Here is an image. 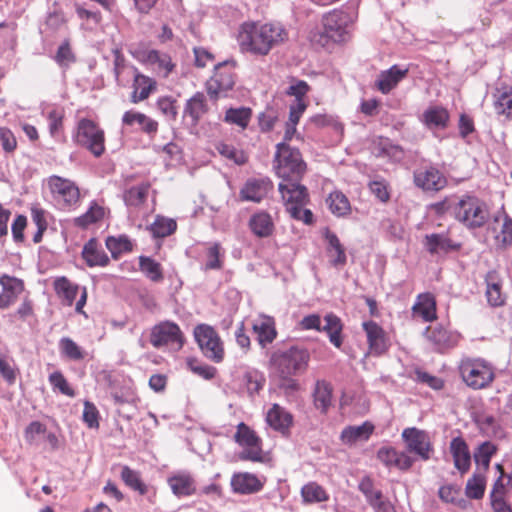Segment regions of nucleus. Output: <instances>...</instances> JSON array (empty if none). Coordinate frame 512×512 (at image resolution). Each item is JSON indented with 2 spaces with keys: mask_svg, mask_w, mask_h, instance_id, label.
<instances>
[{
  "mask_svg": "<svg viewBox=\"0 0 512 512\" xmlns=\"http://www.w3.org/2000/svg\"><path fill=\"white\" fill-rule=\"evenodd\" d=\"M160 112L171 120H175L178 115L177 101L171 96H163L158 98L156 102Z\"/></svg>",
  "mask_w": 512,
  "mask_h": 512,
  "instance_id": "obj_61",
  "label": "nucleus"
},
{
  "mask_svg": "<svg viewBox=\"0 0 512 512\" xmlns=\"http://www.w3.org/2000/svg\"><path fill=\"white\" fill-rule=\"evenodd\" d=\"M289 40V31L280 22L247 21L239 26L237 42L240 51L265 57Z\"/></svg>",
  "mask_w": 512,
  "mask_h": 512,
  "instance_id": "obj_1",
  "label": "nucleus"
},
{
  "mask_svg": "<svg viewBox=\"0 0 512 512\" xmlns=\"http://www.w3.org/2000/svg\"><path fill=\"white\" fill-rule=\"evenodd\" d=\"M324 321H325V325L321 328V331H324L327 333L330 342L336 348H340L343 344V338H342L343 323H342L341 319L333 313H328L324 317Z\"/></svg>",
  "mask_w": 512,
  "mask_h": 512,
  "instance_id": "obj_41",
  "label": "nucleus"
},
{
  "mask_svg": "<svg viewBox=\"0 0 512 512\" xmlns=\"http://www.w3.org/2000/svg\"><path fill=\"white\" fill-rule=\"evenodd\" d=\"M252 118V110L247 107L229 108L225 112L224 121L231 125H236L241 129H246Z\"/></svg>",
  "mask_w": 512,
  "mask_h": 512,
  "instance_id": "obj_48",
  "label": "nucleus"
},
{
  "mask_svg": "<svg viewBox=\"0 0 512 512\" xmlns=\"http://www.w3.org/2000/svg\"><path fill=\"white\" fill-rule=\"evenodd\" d=\"M358 489L364 494L366 501L370 503V500H379L382 491L375 488L374 480L370 476H364L359 484Z\"/></svg>",
  "mask_w": 512,
  "mask_h": 512,
  "instance_id": "obj_62",
  "label": "nucleus"
},
{
  "mask_svg": "<svg viewBox=\"0 0 512 512\" xmlns=\"http://www.w3.org/2000/svg\"><path fill=\"white\" fill-rule=\"evenodd\" d=\"M325 238L328 242L326 252L330 264L334 267H343L346 265L347 256L345 253V248L341 244L338 236L335 233L327 230L325 233Z\"/></svg>",
  "mask_w": 512,
  "mask_h": 512,
  "instance_id": "obj_37",
  "label": "nucleus"
},
{
  "mask_svg": "<svg viewBox=\"0 0 512 512\" xmlns=\"http://www.w3.org/2000/svg\"><path fill=\"white\" fill-rule=\"evenodd\" d=\"M194 338L202 354L214 363H221L225 357L224 343L218 332L208 324L194 328Z\"/></svg>",
  "mask_w": 512,
  "mask_h": 512,
  "instance_id": "obj_8",
  "label": "nucleus"
},
{
  "mask_svg": "<svg viewBox=\"0 0 512 512\" xmlns=\"http://www.w3.org/2000/svg\"><path fill=\"white\" fill-rule=\"evenodd\" d=\"M310 353L304 347L291 346L271 353L269 366L277 376L299 375L309 366Z\"/></svg>",
  "mask_w": 512,
  "mask_h": 512,
  "instance_id": "obj_2",
  "label": "nucleus"
},
{
  "mask_svg": "<svg viewBox=\"0 0 512 512\" xmlns=\"http://www.w3.org/2000/svg\"><path fill=\"white\" fill-rule=\"evenodd\" d=\"M104 217V209L96 203H92L88 211L74 219V224L80 228H87L99 222Z\"/></svg>",
  "mask_w": 512,
  "mask_h": 512,
  "instance_id": "obj_54",
  "label": "nucleus"
},
{
  "mask_svg": "<svg viewBox=\"0 0 512 512\" xmlns=\"http://www.w3.org/2000/svg\"><path fill=\"white\" fill-rule=\"evenodd\" d=\"M496 242L502 248L512 244V218L504 213L503 223L500 232L495 237Z\"/></svg>",
  "mask_w": 512,
  "mask_h": 512,
  "instance_id": "obj_60",
  "label": "nucleus"
},
{
  "mask_svg": "<svg viewBox=\"0 0 512 512\" xmlns=\"http://www.w3.org/2000/svg\"><path fill=\"white\" fill-rule=\"evenodd\" d=\"M266 422L275 431L288 435L293 425V415L279 404H273L267 411Z\"/></svg>",
  "mask_w": 512,
  "mask_h": 512,
  "instance_id": "obj_28",
  "label": "nucleus"
},
{
  "mask_svg": "<svg viewBox=\"0 0 512 512\" xmlns=\"http://www.w3.org/2000/svg\"><path fill=\"white\" fill-rule=\"evenodd\" d=\"M236 428L234 440L244 448L239 458L244 461L262 462L264 456L261 438L244 422L239 423Z\"/></svg>",
  "mask_w": 512,
  "mask_h": 512,
  "instance_id": "obj_11",
  "label": "nucleus"
},
{
  "mask_svg": "<svg viewBox=\"0 0 512 512\" xmlns=\"http://www.w3.org/2000/svg\"><path fill=\"white\" fill-rule=\"evenodd\" d=\"M290 82L291 84L285 91V94L287 96L294 97L296 103L306 102L305 97L311 90L310 85L306 81L299 80L294 77L291 78Z\"/></svg>",
  "mask_w": 512,
  "mask_h": 512,
  "instance_id": "obj_56",
  "label": "nucleus"
},
{
  "mask_svg": "<svg viewBox=\"0 0 512 512\" xmlns=\"http://www.w3.org/2000/svg\"><path fill=\"white\" fill-rule=\"evenodd\" d=\"M486 284L485 297L491 307H502L506 295L502 291V278L496 270L488 271L484 277Z\"/></svg>",
  "mask_w": 512,
  "mask_h": 512,
  "instance_id": "obj_26",
  "label": "nucleus"
},
{
  "mask_svg": "<svg viewBox=\"0 0 512 512\" xmlns=\"http://www.w3.org/2000/svg\"><path fill=\"white\" fill-rule=\"evenodd\" d=\"M47 432V427L39 421L31 422L24 431L25 441L30 445H37Z\"/></svg>",
  "mask_w": 512,
  "mask_h": 512,
  "instance_id": "obj_58",
  "label": "nucleus"
},
{
  "mask_svg": "<svg viewBox=\"0 0 512 512\" xmlns=\"http://www.w3.org/2000/svg\"><path fill=\"white\" fill-rule=\"evenodd\" d=\"M167 483L177 497H187L196 493V482L191 473L178 471L170 475Z\"/></svg>",
  "mask_w": 512,
  "mask_h": 512,
  "instance_id": "obj_27",
  "label": "nucleus"
},
{
  "mask_svg": "<svg viewBox=\"0 0 512 512\" xmlns=\"http://www.w3.org/2000/svg\"><path fill=\"white\" fill-rule=\"evenodd\" d=\"M216 149L223 157L233 161L238 165L245 164L248 160L247 155L242 150H238L232 145L219 143L216 146Z\"/></svg>",
  "mask_w": 512,
  "mask_h": 512,
  "instance_id": "obj_59",
  "label": "nucleus"
},
{
  "mask_svg": "<svg viewBox=\"0 0 512 512\" xmlns=\"http://www.w3.org/2000/svg\"><path fill=\"white\" fill-rule=\"evenodd\" d=\"M106 248L110 251L113 259H118L122 254L133 250V244L128 236H109L105 240Z\"/></svg>",
  "mask_w": 512,
  "mask_h": 512,
  "instance_id": "obj_46",
  "label": "nucleus"
},
{
  "mask_svg": "<svg viewBox=\"0 0 512 512\" xmlns=\"http://www.w3.org/2000/svg\"><path fill=\"white\" fill-rule=\"evenodd\" d=\"M73 142L86 150L93 156L101 157L105 148V132L97 122L90 118L78 120L73 136Z\"/></svg>",
  "mask_w": 512,
  "mask_h": 512,
  "instance_id": "obj_7",
  "label": "nucleus"
},
{
  "mask_svg": "<svg viewBox=\"0 0 512 512\" xmlns=\"http://www.w3.org/2000/svg\"><path fill=\"white\" fill-rule=\"evenodd\" d=\"M402 438L409 452L417 455L421 460L427 461L433 452V445L429 435L415 427H409L403 430Z\"/></svg>",
  "mask_w": 512,
  "mask_h": 512,
  "instance_id": "obj_15",
  "label": "nucleus"
},
{
  "mask_svg": "<svg viewBox=\"0 0 512 512\" xmlns=\"http://www.w3.org/2000/svg\"><path fill=\"white\" fill-rule=\"evenodd\" d=\"M409 69L399 65H393L389 69L381 71L375 82V87L382 94L390 93L397 85L407 77Z\"/></svg>",
  "mask_w": 512,
  "mask_h": 512,
  "instance_id": "obj_22",
  "label": "nucleus"
},
{
  "mask_svg": "<svg viewBox=\"0 0 512 512\" xmlns=\"http://www.w3.org/2000/svg\"><path fill=\"white\" fill-rule=\"evenodd\" d=\"M412 313L425 322L435 321L437 319V303L435 296L430 292L419 294L412 306Z\"/></svg>",
  "mask_w": 512,
  "mask_h": 512,
  "instance_id": "obj_30",
  "label": "nucleus"
},
{
  "mask_svg": "<svg viewBox=\"0 0 512 512\" xmlns=\"http://www.w3.org/2000/svg\"><path fill=\"white\" fill-rule=\"evenodd\" d=\"M377 459L387 468H397L401 471L409 470L414 459L405 451H398L391 446L381 447L377 451Z\"/></svg>",
  "mask_w": 512,
  "mask_h": 512,
  "instance_id": "obj_20",
  "label": "nucleus"
},
{
  "mask_svg": "<svg viewBox=\"0 0 512 512\" xmlns=\"http://www.w3.org/2000/svg\"><path fill=\"white\" fill-rule=\"evenodd\" d=\"M414 184L423 191L438 192L447 186V178L434 166L417 169L413 174Z\"/></svg>",
  "mask_w": 512,
  "mask_h": 512,
  "instance_id": "obj_17",
  "label": "nucleus"
},
{
  "mask_svg": "<svg viewBox=\"0 0 512 512\" xmlns=\"http://www.w3.org/2000/svg\"><path fill=\"white\" fill-rule=\"evenodd\" d=\"M351 17L344 10L334 9L323 16L322 35L335 43L345 42L349 37Z\"/></svg>",
  "mask_w": 512,
  "mask_h": 512,
  "instance_id": "obj_13",
  "label": "nucleus"
},
{
  "mask_svg": "<svg viewBox=\"0 0 512 512\" xmlns=\"http://www.w3.org/2000/svg\"><path fill=\"white\" fill-rule=\"evenodd\" d=\"M301 497L305 504L325 502L329 499L325 488L315 481L308 482L301 488Z\"/></svg>",
  "mask_w": 512,
  "mask_h": 512,
  "instance_id": "obj_43",
  "label": "nucleus"
},
{
  "mask_svg": "<svg viewBox=\"0 0 512 512\" xmlns=\"http://www.w3.org/2000/svg\"><path fill=\"white\" fill-rule=\"evenodd\" d=\"M249 228L259 238L270 237L274 232L273 220L267 212H258L251 216Z\"/></svg>",
  "mask_w": 512,
  "mask_h": 512,
  "instance_id": "obj_39",
  "label": "nucleus"
},
{
  "mask_svg": "<svg viewBox=\"0 0 512 512\" xmlns=\"http://www.w3.org/2000/svg\"><path fill=\"white\" fill-rule=\"evenodd\" d=\"M130 70L133 77L130 101L133 104H137L147 100L151 94L156 92L157 81L153 77L140 72L135 66H131Z\"/></svg>",
  "mask_w": 512,
  "mask_h": 512,
  "instance_id": "obj_18",
  "label": "nucleus"
},
{
  "mask_svg": "<svg viewBox=\"0 0 512 512\" xmlns=\"http://www.w3.org/2000/svg\"><path fill=\"white\" fill-rule=\"evenodd\" d=\"M371 193L382 203L390 200L389 184L385 180H374L369 183Z\"/></svg>",
  "mask_w": 512,
  "mask_h": 512,
  "instance_id": "obj_64",
  "label": "nucleus"
},
{
  "mask_svg": "<svg viewBox=\"0 0 512 512\" xmlns=\"http://www.w3.org/2000/svg\"><path fill=\"white\" fill-rule=\"evenodd\" d=\"M486 472L476 471L468 479L465 487V495L469 499H482L486 489Z\"/></svg>",
  "mask_w": 512,
  "mask_h": 512,
  "instance_id": "obj_44",
  "label": "nucleus"
},
{
  "mask_svg": "<svg viewBox=\"0 0 512 512\" xmlns=\"http://www.w3.org/2000/svg\"><path fill=\"white\" fill-rule=\"evenodd\" d=\"M47 182L53 199L63 210L73 209L79 204L81 200L80 189L74 181L52 175Z\"/></svg>",
  "mask_w": 512,
  "mask_h": 512,
  "instance_id": "obj_10",
  "label": "nucleus"
},
{
  "mask_svg": "<svg viewBox=\"0 0 512 512\" xmlns=\"http://www.w3.org/2000/svg\"><path fill=\"white\" fill-rule=\"evenodd\" d=\"M149 188V184H141L128 189L124 193V201L126 205L139 207L144 204L148 196Z\"/></svg>",
  "mask_w": 512,
  "mask_h": 512,
  "instance_id": "obj_53",
  "label": "nucleus"
},
{
  "mask_svg": "<svg viewBox=\"0 0 512 512\" xmlns=\"http://www.w3.org/2000/svg\"><path fill=\"white\" fill-rule=\"evenodd\" d=\"M150 343L154 348L168 347L179 351L184 346L185 336L177 323L162 321L151 328Z\"/></svg>",
  "mask_w": 512,
  "mask_h": 512,
  "instance_id": "obj_9",
  "label": "nucleus"
},
{
  "mask_svg": "<svg viewBox=\"0 0 512 512\" xmlns=\"http://www.w3.org/2000/svg\"><path fill=\"white\" fill-rule=\"evenodd\" d=\"M64 111L52 109L47 115L49 133L54 139L64 136Z\"/></svg>",
  "mask_w": 512,
  "mask_h": 512,
  "instance_id": "obj_55",
  "label": "nucleus"
},
{
  "mask_svg": "<svg viewBox=\"0 0 512 512\" xmlns=\"http://www.w3.org/2000/svg\"><path fill=\"white\" fill-rule=\"evenodd\" d=\"M373 432L374 425L365 421L360 426L345 427L340 434V440L343 444L351 446L359 441H367Z\"/></svg>",
  "mask_w": 512,
  "mask_h": 512,
  "instance_id": "obj_36",
  "label": "nucleus"
},
{
  "mask_svg": "<svg viewBox=\"0 0 512 512\" xmlns=\"http://www.w3.org/2000/svg\"><path fill=\"white\" fill-rule=\"evenodd\" d=\"M133 56L141 64L150 67L160 77L167 78L176 68L168 53L156 49H139Z\"/></svg>",
  "mask_w": 512,
  "mask_h": 512,
  "instance_id": "obj_14",
  "label": "nucleus"
},
{
  "mask_svg": "<svg viewBox=\"0 0 512 512\" xmlns=\"http://www.w3.org/2000/svg\"><path fill=\"white\" fill-rule=\"evenodd\" d=\"M498 448L490 441L483 442L474 452V460L477 465L482 467V472H487L493 455Z\"/></svg>",
  "mask_w": 512,
  "mask_h": 512,
  "instance_id": "obj_49",
  "label": "nucleus"
},
{
  "mask_svg": "<svg viewBox=\"0 0 512 512\" xmlns=\"http://www.w3.org/2000/svg\"><path fill=\"white\" fill-rule=\"evenodd\" d=\"M327 203L331 212L337 216H345L351 210L348 198L340 191L330 193Z\"/></svg>",
  "mask_w": 512,
  "mask_h": 512,
  "instance_id": "obj_52",
  "label": "nucleus"
},
{
  "mask_svg": "<svg viewBox=\"0 0 512 512\" xmlns=\"http://www.w3.org/2000/svg\"><path fill=\"white\" fill-rule=\"evenodd\" d=\"M209 111L207 98L203 92H196L184 106L183 114L189 117L192 126H197L202 117Z\"/></svg>",
  "mask_w": 512,
  "mask_h": 512,
  "instance_id": "obj_32",
  "label": "nucleus"
},
{
  "mask_svg": "<svg viewBox=\"0 0 512 512\" xmlns=\"http://www.w3.org/2000/svg\"><path fill=\"white\" fill-rule=\"evenodd\" d=\"M0 310H4L13 305L23 293L25 284L19 279L8 274L0 275Z\"/></svg>",
  "mask_w": 512,
  "mask_h": 512,
  "instance_id": "obj_19",
  "label": "nucleus"
},
{
  "mask_svg": "<svg viewBox=\"0 0 512 512\" xmlns=\"http://www.w3.org/2000/svg\"><path fill=\"white\" fill-rule=\"evenodd\" d=\"M122 123L128 127L137 124L141 131L149 136H154L158 132V122L138 111H126L122 116Z\"/></svg>",
  "mask_w": 512,
  "mask_h": 512,
  "instance_id": "obj_33",
  "label": "nucleus"
},
{
  "mask_svg": "<svg viewBox=\"0 0 512 512\" xmlns=\"http://www.w3.org/2000/svg\"><path fill=\"white\" fill-rule=\"evenodd\" d=\"M53 288L62 303L67 306L73 305L80 289L77 284L71 282L65 276L56 278L53 282Z\"/></svg>",
  "mask_w": 512,
  "mask_h": 512,
  "instance_id": "obj_38",
  "label": "nucleus"
},
{
  "mask_svg": "<svg viewBox=\"0 0 512 512\" xmlns=\"http://www.w3.org/2000/svg\"><path fill=\"white\" fill-rule=\"evenodd\" d=\"M275 170L281 182L301 181L306 172V163L298 149L286 143L276 146Z\"/></svg>",
  "mask_w": 512,
  "mask_h": 512,
  "instance_id": "obj_5",
  "label": "nucleus"
},
{
  "mask_svg": "<svg viewBox=\"0 0 512 512\" xmlns=\"http://www.w3.org/2000/svg\"><path fill=\"white\" fill-rule=\"evenodd\" d=\"M362 328L366 333L369 352L372 355L380 356L385 354L390 346V338L387 332L375 321H365Z\"/></svg>",
  "mask_w": 512,
  "mask_h": 512,
  "instance_id": "obj_16",
  "label": "nucleus"
},
{
  "mask_svg": "<svg viewBox=\"0 0 512 512\" xmlns=\"http://www.w3.org/2000/svg\"><path fill=\"white\" fill-rule=\"evenodd\" d=\"M235 66L223 62L215 66L213 75L206 82V90L210 98L218 100L224 96L235 84Z\"/></svg>",
  "mask_w": 512,
  "mask_h": 512,
  "instance_id": "obj_12",
  "label": "nucleus"
},
{
  "mask_svg": "<svg viewBox=\"0 0 512 512\" xmlns=\"http://www.w3.org/2000/svg\"><path fill=\"white\" fill-rule=\"evenodd\" d=\"M273 190V183L268 178L249 179L240 190L244 201L261 202Z\"/></svg>",
  "mask_w": 512,
  "mask_h": 512,
  "instance_id": "obj_23",
  "label": "nucleus"
},
{
  "mask_svg": "<svg viewBox=\"0 0 512 512\" xmlns=\"http://www.w3.org/2000/svg\"><path fill=\"white\" fill-rule=\"evenodd\" d=\"M252 330L256 335L258 344L265 348L271 344L278 335L275 319L271 316L260 315L254 320Z\"/></svg>",
  "mask_w": 512,
  "mask_h": 512,
  "instance_id": "obj_24",
  "label": "nucleus"
},
{
  "mask_svg": "<svg viewBox=\"0 0 512 512\" xmlns=\"http://www.w3.org/2000/svg\"><path fill=\"white\" fill-rule=\"evenodd\" d=\"M450 452L455 468L463 475L471 467V454L466 441L462 437H455L450 442Z\"/></svg>",
  "mask_w": 512,
  "mask_h": 512,
  "instance_id": "obj_31",
  "label": "nucleus"
},
{
  "mask_svg": "<svg viewBox=\"0 0 512 512\" xmlns=\"http://www.w3.org/2000/svg\"><path fill=\"white\" fill-rule=\"evenodd\" d=\"M428 340L435 346L436 350L443 352L447 349L455 347L459 340L460 335L456 332H452L442 325H436L426 329Z\"/></svg>",
  "mask_w": 512,
  "mask_h": 512,
  "instance_id": "obj_25",
  "label": "nucleus"
},
{
  "mask_svg": "<svg viewBox=\"0 0 512 512\" xmlns=\"http://www.w3.org/2000/svg\"><path fill=\"white\" fill-rule=\"evenodd\" d=\"M460 378L473 390L489 388L495 380V367L480 357H465L458 365Z\"/></svg>",
  "mask_w": 512,
  "mask_h": 512,
  "instance_id": "obj_3",
  "label": "nucleus"
},
{
  "mask_svg": "<svg viewBox=\"0 0 512 512\" xmlns=\"http://www.w3.org/2000/svg\"><path fill=\"white\" fill-rule=\"evenodd\" d=\"M423 243L426 250L432 255L460 249V244L454 243L446 234L433 233L426 235Z\"/></svg>",
  "mask_w": 512,
  "mask_h": 512,
  "instance_id": "obj_35",
  "label": "nucleus"
},
{
  "mask_svg": "<svg viewBox=\"0 0 512 512\" xmlns=\"http://www.w3.org/2000/svg\"><path fill=\"white\" fill-rule=\"evenodd\" d=\"M448 121L449 113L447 109L441 106L430 107L423 113V122L428 127L444 128Z\"/></svg>",
  "mask_w": 512,
  "mask_h": 512,
  "instance_id": "obj_47",
  "label": "nucleus"
},
{
  "mask_svg": "<svg viewBox=\"0 0 512 512\" xmlns=\"http://www.w3.org/2000/svg\"><path fill=\"white\" fill-rule=\"evenodd\" d=\"M187 365L198 376L210 380L215 377L217 369L207 364H200L196 359H188Z\"/></svg>",
  "mask_w": 512,
  "mask_h": 512,
  "instance_id": "obj_63",
  "label": "nucleus"
},
{
  "mask_svg": "<svg viewBox=\"0 0 512 512\" xmlns=\"http://www.w3.org/2000/svg\"><path fill=\"white\" fill-rule=\"evenodd\" d=\"M139 268L153 282H159L164 278L161 264L150 257L140 256Z\"/></svg>",
  "mask_w": 512,
  "mask_h": 512,
  "instance_id": "obj_51",
  "label": "nucleus"
},
{
  "mask_svg": "<svg viewBox=\"0 0 512 512\" xmlns=\"http://www.w3.org/2000/svg\"><path fill=\"white\" fill-rule=\"evenodd\" d=\"M300 182H280L279 192L290 216L295 220L303 221L305 224H311L313 214L311 210L305 209V206L309 203L308 189Z\"/></svg>",
  "mask_w": 512,
  "mask_h": 512,
  "instance_id": "obj_4",
  "label": "nucleus"
},
{
  "mask_svg": "<svg viewBox=\"0 0 512 512\" xmlns=\"http://www.w3.org/2000/svg\"><path fill=\"white\" fill-rule=\"evenodd\" d=\"M59 349L63 357L72 361H81L86 357V352L69 337L60 339Z\"/></svg>",
  "mask_w": 512,
  "mask_h": 512,
  "instance_id": "obj_50",
  "label": "nucleus"
},
{
  "mask_svg": "<svg viewBox=\"0 0 512 512\" xmlns=\"http://www.w3.org/2000/svg\"><path fill=\"white\" fill-rule=\"evenodd\" d=\"M81 256L86 265L90 268L106 267L110 263L108 255L95 238L89 239L84 244Z\"/></svg>",
  "mask_w": 512,
  "mask_h": 512,
  "instance_id": "obj_29",
  "label": "nucleus"
},
{
  "mask_svg": "<svg viewBox=\"0 0 512 512\" xmlns=\"http://www.w3.org/2000/svg\"><path fill=\"white\" fill-rule=\"evenodd\" d=\"M453 216L469 229L483 227L489 212L484 201L473 195H464L453 206Z\"/></svg>",
  "mask_w": 512,
  "mask_h": 512,
  "instance_id": "obj_6",
  "label": "nucleus"
},
{
  "mask_svg": "<svg viewBox=\"0 0 512 512\" xmlns=\"http://www.w3.org/2000/svg\"><path fill=\"white\" fill-rule=\"evenodd\" d=\"M314 407L326 414L333 402V387L326 380H317L312 393Z\"/></svg>",
  "mask_w": 512,
  "mask_h": 512,
  "instance_id": "obj_34",
  "label": "nucleus"
},
{
  "mask_svg": "<svg viewBox=\"0 0 512 512\" xmlns=\"http://www.w3.org/2000/svg\"><path fill=\"white\" fill-rule=\"evenodd\" d=\"M230 484L233 492L241 495H249L261 491L265 481L261 480L253 473L238 472L232 475Z\"/></svg>",
  "mask_w": 512,
  "mask_h": 512,
  "instance_id": "obj_21",
  "label": "nucleus"
},
{
  "mask_svg": "<svg viewBox=\"0 0 512 512\" xmlns=\"http://www.w3.org/2000/svg\"><path fill=\"white\" fill-rule=\"evenodd\" d=\"M120 477L124 484L131 490L138 492L142 496L148 493L149 487L143 482L139 471L124 465L121 469Z\"/></svg>",
  "mask_w": 512,
  "mask_h": 512,
  "instance_id": "obj_42",
  "label": "nucleus"
},
{
  "mask_svg": "<svg viewBox=\"0 0 512 512\" xmlns=\"http://www.w3.org/2000/svg\"><path fill=\"white\" fill-rule=\"evenodd\" d=\"M177 229V223L174 219L157 215L153 223L148 227L155 238H165L172 235Z\"/></svg>",
  "mask_w": 512,
  "mask_h": 512,
  "instance_id": "obj_45",
  "label": "nucleus"
},
{
  "mask_svg": "<svg viewBox=\"0 0 512 512\" xmlns=\"http://www.w3.org/2000/svg\"><path fill=\"white\" fill-rule=\"evenodd\" d=\"M48 380L53 390H57L61 394L71 398L76 395L75 390L70 386L62 372L55 371L51 373Z\"/></svg>",
  "mask_w": 512,
  "mask_h": 512,
  "instance_id": "obj_57",
  "label": "nucleus"
},
{
  "mask_svg": "<svg viewBox=\"0 0 512 512\" xmlns=\"http://www.w3.org/2000/svg\"><path fill=\"white\" fill-rule=\"evenodd\" d=\"M494 109L497 115L512 120V87L503 86L494 94Z\"/></svg>",
  "mask_w": 512,
  "mask_h": 512,
  "instance_id": "obj_40",
  "label": "nucleus"
}]
</instances>
